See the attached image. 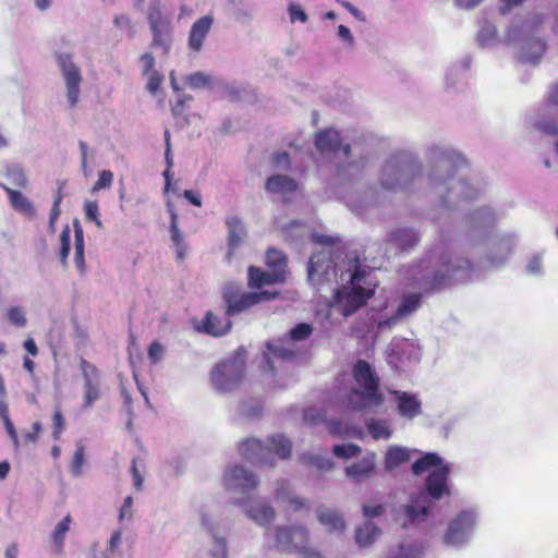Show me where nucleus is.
<instances>
[{"instance_id": "c756f323", "label": "nucleus", "mask_w": 558, "mask_h": 558, "mask_svg": "<svg viewBox=\"0 0 558 558\" xmlns=\"http://www.w3.org/2000/svg\"><path fill=\"white\" fill-rule=\"evenodd\" d=\"M380 534V530L372 522H365L356 529L355 541L360 546H368Z\"/></svg>"}, {"instance_id": "473e14b6", "label": "nucleus", "mask_w": 558, "mask_h": 558, "mask_svg": "<svg viewBox=\"0 0 558 558\" xmlns=\"http://www.w3.org/2000/svg\"><path fill=\"white\" fill-rule=\"evenodd\" d=\"M83 407L90 408L100 398L99 381L85 380L83 384Z\"/></svg>"}, {"instance_id": "9b49d317", "label": "nucleus", "mask_w": 558, "mask_h": 558, "mask_svg": "<svg viewBox=\"0 0 558 558\" xmlns=\"http://www.w3.org/2000/svg\"><path fill=\"white\" fill-rule=\"evenodd\" d=\"M475 517L472 511H461L449 523L448 530L444 535V543L447 545H457L465 541L466 535L474 526Z\"/></svg>"}, {"instance_id": "f3484780", "label": "nucleus", "mask_w": 558, "mask_h": 558, "mask_svg": "<svg viewBox=\"0 0 558 558\" xmlns=\"http://www.w3.org/2000/svg\"><path fill=\"white\" fill-rule=\"evenodd\" d=\"M390 393L396 397L397 409L402 417L413 420L422 413V403L417 396L400 390H392Z\"/></svg>"}, {"instance_id": "6e6d98bb", "label": "nucleus", "mask_w": 558, "mask_h": 558, "mask_svg": "<svg viewBox=\"0 0 558 558\" xmlns=\"http://www.w3.org/2000/svg\"><path fill=\"white\" fill-rule=\"evenodd\" d=\"M113 23H114V25L117 27L128 28L130 31V35L131 36L134 35V29H133V26H132V22H131V19L128 15L120 14V15L114 16Z\"/></svg>"}, {"instance_id": "13d9d810", "label": "nucleus", "mask_w": 558, "mask_h": 558, "mask_svg": "<svg viewBox=\"0 0 558 558\" xmlns=\"http://www.w3.org/2000/svg\"><path fill=\"white\" fill-rule=\"evenodd\" d=\"M84 460H85L84 448L80 447L76 449L74 457H73V471L75 473H80L81 468L84 463Z\"/></svg>"}, {"instance_id": "f704fd0d", "label": "nucleus", "mask_w": 558, "mask_h": 558, "mask_svg": "<svg viewBox=\"0 0 558 558\" xmlns=\"http://www.w3.org/2000/svg\"><path fill=\"white\" fill-rule=\"evenodd\" d=\"M8 179L11 184L16 187H26L27 186V178L25 175L24 170L20 166H13L7 169L5 172Z\"/></svg>"}, {"instance_id": "8fccbe9b", "label": "nucleus", "mask_w": 558, "mask_h": 558, "mask_svg": "<svg viewBox=\"0 0 558 558\" xmlns=\"http://www.w3.org/2000/svg\"><path fill=\"white\" fill-rule=\"evenodd\" d=\"M193 98L190 95H182L180 98L177 99L174 105L171 107V113L174 118H179L183 116L185 106L189 101H191Z\"/></svg>"}, {"instance_id": "f8f14e48", "label": "nucleus", "mask_w": 558, "mask_h": 558, "mask_svg": "<svg viewBox=\"0 0 558 558\" xmlns=\"http://www.w3.org/2000/svg\"><path fill=\"white\" fill-rule=\"evenodd\" d=\"M472 263L466 258H457L456 262L448 260L444 263V270L436 271L428 282V291H439L450 283V280L458 271L463 270L470 272Z\"/></svg>"}, {"instance_id": "2f4dec72", "label": "nucleus", "mask_w": 558, "mask_h": 558, "mask_svg": "<svg viewBox=\"0 0 558 558\" xmlns=\"http://www.w3.org/2000/svg\"><path fill=\"white\" fill-rule=\"evenodd\" d=\"M74 248H75V264L80 270L84 269V232L78 221L74 222Z\"/></svg>"}, {"instance_id": "6e6552de", "label": "nucleus", "mask_w": 558, "mask_h": 558, "mask_svg": "<svg viewBox=\"0 0 558 558\" xmlns=\"http://www.w3.org/2000/svg\"><path fill=\"white\" fill-rule=\"evenodd\" d=\"M353 378L356 384L363 389L352 390V395L357 396L364 400L365 405H379L384 401L383 395L379 392V379L372 369L368 362L359 360L353 367ZM360 409V407L357 408Z\"/></svg>"}, {"instance_id": "f257e3e1", "label": "nucleus", "mask_w": 558, "mask_h": 558, "mask_svg": "<svg viewBox=\"0 0 558 558\" xmlns=\"http://www.w3.org/2000/svg\"><path fill=\"white\" fill-rule=\"evenodd\" d=\"M430 468H435L426 477L425 492L412 495L410 504L403 506V513L410 524L420 521L428 515L433 507V500H439L450 496L448 486L449 466L444 464L442 459L435 452H427L412 464V472L421 475Z\"/></svg>"}, {"instance_id": "2eb2a0df", "label": "nucleus", "mask_w": 558, "mask_h": 558, "mask_svg": "<svg viewBox=\"0 0 558 558\" xmlns=\"http://www.w3.org/2000/svg\"><path fill=\"white\" fill-rule=\"evenodd\" d=\"M315 146L322 154L336 153L341 148L344 156H349L351 150L348 144L341 146L340 134L332 129L319 131L315 136Z\"/></svg>"}, {"instance_id": "ea45409f", "label": "nucleus", "mask_w": 558, "mask_h": 558, "mask_svg": "<svg viewBox=\"0 0 558 558\" xmlns=\"http://www.w3.org/2000/svg\"><path fill=\"white\" fill-rule=\"evenodd\" d=\"M7 317L10 323L16 327H24L27 323L25 312L22 307L12 306L7 311Z\"/></svg>"}, {"instance_id": "a878e982", "label": "nucleus", "mask_w": 558, "mask_h": 558, "mask_svg": "<svg viewBox=\"0 0 558 558\" xmlns=\"http://www.w3.org/2000/svg\"><path fill=\"white\" fill-rule=\"evenodd\" d=\"M317 517L330 532L343 531L345 526L342 517L335 510L322 507L318 509Z\"/></svg>"}, {"instance_id": "79ce46f5", "label": "nucleus", "mask_w": 558, "mask_h": 558, "mask_svg": "<svg viewBox=\"0 0 558 558\" xmlns=\"http://www.w3.org/2000/svg\"><path fill=\"white\" fill-rule=\"evenodd\" d=\"M313 331V327L306 323H300L290 331V338L292 340H305Z\"/></svg>"}, {"instance_id": "69168bd1", "label": "nucleus", "mask_w": 558, "mask_h": 558, "mask_svg": "<svg viewBox=\"0 0 558 558\" xmlns=\"http://www.w3.org/2000/svg\"><path fill=\"white\" fill-rule=\"evenodd\" d=\"M23 348L26 350V352L28 354H31L32 356H37L38 355V347L35 342V340L33 338H27L24 342H23Z\"/></svg>"}, {"instance_id": "f03ea898", "label": "nucleus", "mask_w": 558, "mask_h": 558, "mask_svg": "<svg viewBox=\"0 0 558 558\" xmlns=\"http://www.w3.org/2000/svg\"><path fill=\"white\" fill-rule=\"evenodd\" d=\"M312 241L328 246V248L320 250L311 256L307 267L310 281L315 286L336 281L338 277L337 258L339 255L336 254L332 246L338 240L332 236L314 233L312 234Z\"/></svg>"}, {"instance_id": "5fc2aeb1", "label": "nucleus", "mask_w": 558, "mask_h": 558, "mask_svg": "<svg viewBox=\"0 0 558 558\" xmlns=\"http://www.w3.org/2000/svg\"><path fill=\"white\" fill-rule=\"evenodd\" d=\"M289 13L291 22L300 21L305 23L307 21V14L304 12L303 9L295 4H291L289 7Z\"/></svg>"}, {"instance_id": "58836bf2", "label": "nucleus", "mask_w": 558, "mask_h": 558, "mask_svg": "<svg viewBox=\"0 0 558 558\" xmlns=\"http://www.w3.org/2000/svg\"><path fill=\"white\" fill-rule=\"evenodd\" d=\"M60 242H61V247H60V253H59L60 260L63 265H65L69 254H70V243H71V232H70V228L68 226L61 231Z\"/></svg>"}, {"instance_id": "423d86ee", "label": "nucleus", "mask_w": 558, "mask_h": 558, "mask_svg": "<svg viewBox=\"0 0 558 558\" xmlns=\"http://www.w3.org/2000/svg\"><path fill=\"white\" fill-rule=\"evenodd\" d=\"M365 277V271L356 269L351 276L352 288L337 289L335 293L336 302L340 307V313L344 316L353 315L359 308L364 306L374 295L375 288H363L360 283Z\"/></svg>"}, {"instance_id": "20e7f679", "label": "nucleus", "mask_w": 558, "mask_h": 558, "mask_svg": "<svg viewBox=\"0 0 558 558\" xmlns=\"http://www.w3.org/2000/svg\"><path fill=\"white\" fill-rule=\"evenodd\" d=\"M292 444L283 435H274L269 438V446H265L256 438H247L239 446V452L242 458L256 462H267L269 453H275L281 459H288L291 456Z\"/></svg>"}, {"instance_id": "a211bd4d", "label": "nucleus", "mask_w": 558, "mask_h": 558, "mask_svg": "<svg viewBox=\"0 0 558 558\" xmlns=\"http://www.w3.org/2000/svg\"><path fill=\"white\" fill-rule=\"evenodd\" d=\"M231 327L232 323L229 318L219 317L211 311H208L201 324L196 326V329L206 335L220 337L228 333Z\"/></svg>"}, {"instance_id": "cd10ccee", "label": "nucleus", "mask_w": 558, "mask_h": 558, "mask_svg": "<svg viewBox=\"0 0 558 558\" xmlns=\"http://www.w3.org/2000/svg\"><path fill=\"white\" fill-rule=\"evenodd\" d=\"M374 460L371 458H364L347 466L345 472L348 476L359 481L362 477L371 475L374 472Z\"/></svg>"}, {"instance_id": "c9c22d12", "label": "nucleus", "mask_w": 558, "mask_h": 558, "mask_svg": "<svg viewBox=\"0 0 558 558\" xmlns=\"http://www.w3.org/2000/svg\"><path fill=\"white\" fill-rule=\"evenodd\" d=\"M367 428L375 439H388L391 436V430L389 429L387 423L384 421H371L367 424Z\"/></svg>"}, {"instance_id": "393cba45", "label": "nucleus", "mask_w": 558, "mask_h": 558, "mask_svg": "<svg viewBox=\"0 0 558 558\" xmlns=\"http://www.w3.org/2000/svg\"><path fill=\"white\" fill-rule=\"evenodd\" d=\"M265 187L269 193L286 194L294 192L298 189V184L287 175L276 174L268 178Z\"/></svg>"}, {"instance_id": "a18cd8bd", "label": "nucleus", "mask_w": 558, "mask_h": 558, "mask_svg": "<svg viewBox=\"0 0 558 558\" xmlns=\"http://www.w3.org/2000/svg\"><path fill=\"white\" fill-rule=\"evenodd\" d=\"M81 371H82V374H83V378H84V381L85 380H95V381H98L99 379V372L97 369V367L87 362L86 360H83L81 361Z\"/></svg>"}, {"instance_id": "c03bdc74", "label": "nucleus", "mask_w": 558, "mask_h": 558, "mask_svg": "<svg viewBox=\"0 0 558 558\" xmlns=\"http://www.w3.org/2000/svg\"><path fill=\"white\" fill-rule=\"evenodd\" d=\"M84 213L87 220L94 221L96 226L101 227V221L99 219V208L96 201L86 202L84 204Z\"/></svg>"}, {"instance_id": "49530a36", "label": "nucleus", "mask_w": 558, "mask_h": 558, "mask_svg": "<svg viewBox=\"0 0 558 558\" xmlns=\"http://www.w3.org/2000/svg\"><path fill=\"white\" fill-rule=\"evenodd\" d=\"M186 82L192 88H203L209 84L210 80L204 73L196 72L189 75Z\"/></svg>"}, {"instance_id": "680f3d73", "label": "nucleus", "mask_w": 558, "mask_h": 558, "mask_svg": "<svg viewBox=\"0 0 558 558\" xmlns=\"http://www.w3.org/2000/svg\"><path fill=\"white\" fill-rule=\"evenodd\" d=\"M501 7L499 11L501 14L509 13L514 7L522 4L525 0H500Z\"/></svg>"}, {"instance_id": "b1692460", "label": "nucleus", "mask_w": 558, "mask_h": 558, "mask_svg": "<svg viewBox=\"0 0 558 558\" xmlns=\"http://www.w3.org/2000/svg\"><path fill=\"white\" fill-rule=\"evenodd\" d=\"M418 240L417 233L408 228L398 229L390 234V241L402 252L413 248L418 243Z\"/></svg>"}, {"instance_id": "338daca9", "label": "nucleus", "mask_w": 558, "mask_h": 558, "mask_svg": "<svg viewBox=\"0 0 558 558\" xmlns=\"http://www.w3.org/2000/svg\"><path fill=\"white\" fill-rule=\"evenodd\" d=\"M183 196L185 199H187L191 204L197 206V207H201L202 206V201H201V196L198 194H196L194 191L192 190H185L183 192Z\"/></svg>"}, {"instance_id": "39448f33", "label": "nucleus", "mask_w": 558, "mask_h": 558, "mask_svg": "<svg viewBox=\"0 0 558 558\" xmlns=\"http://www.w3.org/2000/svg\"><path fill=\"white\" fill-rule=\"evenodd\" d=\"M278 294L268 291L244 292L235 283L225 284L221 291L228 317L239 315L262 302L274 300Z\"/></svg>"}, {"instance_id": "c85d7f7f", "label": "nucleus", "mask_w": 558, "mask_h": 558, "mask_svg": "<svg viewBox=\"0 0 558 558\" xmlns=\"http://www.w3.org/2000/svg\"><path fill=\"white\" fill-rule=\"evenodd\" d=\"M266 265L271 271H280L286 280L288 260L283 252L269 248L266 252Z\"/></svg>"}, {"instance_id": "4c0bfd02", "label": "nucleus", "mask_w": 558, "mask_h": 558, "mask_svg": "<svg viewBox=\"0 0 558 558\" xmlns=\"http://www.w3.org/2000/svg\"><path fill=\"white\" fill-rule=\"evenodd\" d=\"M361 451V448L355 444H343V445H335L332 448V452L338 458H352L356 456Z\"/></svg>"}, {"instance_id": "dca6fc26", "label": "nucleus", "mask_w": 558, "mask_h": 558, "mask_svg": "<svg viewBox=\"0 0 558 558\" xmlns=\"http://www.w3.org/2000/svg\"><path fill=\"white\" fill-rule=\"evenodd\" d=\"M213 24L214 17L209 14L199 17L193 23L187 38V46L192 51L198 52L202 50L205 38L210 32Z\"/></svg>"}, {"instance_id": "4be33fe9", "label": "nucleus", "mask_w": 558, "mask_h": 558, "mask_svg": "<svg viewBox=\"0 0 558 558\" xmlns=\"http://www.w3.org/2000/svg\"><path fill=\"white\" fill-rule=\"evenodd\" d=\"M8 195L11 207L22 214L32 216L35 213V208L32 202L23 195L21 192L13 190L4 184H0Z\"/></svg>"}, {"instance_id": "e2e57ef3", "label": "nucleus", "mask_w": 558, "mask_h": 558, "mask_svg": "<svg viewBox=\"0 0 558 558\" xmlns=\"http://www.w3.org/2000/svg\"><path fill=\"white\" fill-rule=\"evenodd\" d=\"M40 432L41 424L39 422H35L32 425V430L25 435V438L32 442H36L38 440Z\"/></svg>"}, {"instance_id": "3c124183", "label": "nucleus", "mask_w": 558, "mask_h": 558, "mask_svg": "<svg viewBox=\"0 0 558 558\" xmlns=\"http://www.w3.org/2000/svg\"><path fill=\"white\" fill-rule=\"evenodd\" d=\"M163 351L165 350L161 343H159L158 341H153L148 348L149 360L153 363H157L161 359Z\"/></svg>"}, {"instance_id": "412c9836", "label": "nucleus", "mask_w": 558, "mask_h": 558, "mask_svg": "<svg viewBox=\"0 0 558 558\" xmlns=\"http://www.w3.org/2000/svg\"><path fill=\"white\" fill-rule=\"evenodd\" d=\"M228 227V252L227 259L231 260L234 251L240 246L243 236L245 235V228L239 217L230 216L226 219Z\"/></svg>"}, {"instance_id": "e433bc0d", "label": "nucleus", "mask_w": 558, "mask_h": 558, "mask_svg": "<svg viewBox=\"0 0 558 558\" xmlns=\"http://www.w3.org/2000/svg\"><path fill=\"white\" fill-rule=\"evenodd\" d=\"M0 417L4 424L5 430L10 438L12 439L15 447H19V436L16 429L9 416V408L8 405H2L0 409Z\"/></svg>"}, {"instance_id": "774afa93", "label": "nucleus", "mask_w": 558, "mask_h": 558, "mask_svg": "<svg viewBox=\"0 0 558 558\" xmlns=\"http://www.w3.org/2000/svg\"><path fill=\"white\" fill-rule=\"evenodd\" d=\"M122 531L116 530L109 539V548L111 551L116 550L121 543Z\"/></svg>"}, {"instance_id": "0eeeda50", "label": "nucleus", "mask_w": 558, "mask_h": 558, "mask_svg": "<svg viewBox=\"0 0 558 558\" xmlns=\"http://www.w3.org/2000/svg\"><path fill=\"white\" fill-rule=\"evenodd\" d=\"M147 21L153 35L150 46L159 48L163 54H168L172 44V26L170 19L162 12L161 0H150Z\"/></svg>"}, {"instance_id": "4d7b16f0", "label": "nucleus", "mask_w": 558, "mask_h": 558, "mask_svg": "<svg viewBox=\"0 0 558 558\" xmlns=\"http://www.w3.org/2000/svg\"><path fill=\"white\" fill-rule=\"evenodd\" d=\"M132 507H133V498H132V496H128L124 499L122 507L120 509V512H119L120 521L124 520L125 518L132 517Z\"/></svg>"}, {"instance_id": "bf43d9fd", "label": "nucleus", "mask_w": 558, "mask_h": 558, "mask_svg": "<svg viewBox=\"0 0 558 558\" xmlns=\"http://www.w3.org/2000/svg\"><path fill=\"white\" fill-rule=\"evenodd\" d=\"M532 46L536 49L537 53L535 57H527L526 59L531 62H536L546 51V43L543 39H536L532 43Z\"/></svg>"}, {"instance_id": "7c9ffc66", "label": "nucleus", "mask_w": 558, "mask_h": 558, "mask_svg": "<svg viewBox=\"0 0 558 558\" xmlns=\"http://www.w3.org/2000/svg\"><path fill=\"white\" fill-rule=\"evenodd\" d=\"M247 514L258 524L266 525L274 520L276 512L271 506L267 504H259L256 507L251 508Z\"/></svg>"}, {"instance_id": "7ed1b4c3", "label": "nucleus", "mask_w": 558, "mask_h": 558, "mask_svg": "<svg viewBox=\"0 0 558 558\" xmlns=\"http://www.w3.org/2000/svg\"><path fill=\"white\" fill-rule=\"evenodd\" d=\"M246 371L245 350L238 349L231 357L218 363L210 372L209 378L219 392H231L244 380Z\"/></svg>"}, {"instance_id": "ddd939ff", "label": "nucleus", "mask_w": 558, "mask_h": 558, "mask_svg": "<svg viewBox=\"0 0 558 558\" xmlns=\"http://www.w3.org/2000/svg\"><path fill=\"white\" fill-rule=\"evenodd\" d=\"M421 304H422L421 293L403 294L396 312L387 319L380 320L378 323V328L379 329L391 328L400 319L408 317L409 315L415 313L420 308Z\"/></svg>"}, {"instance_id": "72a5a7b5", "label": "nucleus", "mask_w": 558, "mask_h": 558, "mask_svg": "<svg viewBox=\"0 0 558 558\" xmlns=\"http://www.w3.org/2000/svg\"><path fill=\"white\" fill-rule=\"evenodd\" d=\"M300 460L303 463L315 466L320 471L330 470L333 466V463L331 460L319 457V456H314L311 453H303L300 457Z\"/></svg>"}, {"instance_id": "4468645a", "label": "nucleus", "mask_w": 558, "mask_h": 558, "mask_svg": "<svg viewBox=\"0 0 558 558\" xmlns=\"http://www.w3.org/2000/svg\"><path fill=\"white\" fill-rule=\"evenodd\" d=\"M225 481L228 487L242 492L255 489L258 484L256 475L240 465L230 466L226 472Z\"/></svg>"}, {"instance_id": "bb28decb", "label": "nucleus", "mask_w": 558, "mask_h": 558, "mask_svg": "<svg viewBox=\"0 0 558 558\" xmlns=\"http://www.w3.org/2000/svg\"><path fill=\"white\" fill-rule=\"evenodd\" d=\"M411 458L410 451L399 446L390 447L385 456V468L393 470L401 464L408 462Z\"/></svg>"}, {"instance_id": "052dcab7", "label": "nucleus", "mask_w": 558, "mask_h": 558, "mask_svg": "<svg viewBox=\"0 0 558 558\" xmlns=\"http://www.w3.org/2000/svg\"><path fill=\"white\" fill-rule=\"evenodd\" d=\"M363 513L367 518L378 517L384 513V507L381 505L375 506H363Z\"/></svg>"}, {"instance_id": "864d4df0", "label": "nucleus", "mask_w": 558, "mask_h": 558, "mask_svg": "<svg viewBox=\"0 0 558 558\" xmlns=\"http://www.w3.org/2000/svg\"><path fill=\"white\" fill-rule=\"evenodd\" d=\"M141 62L143 63V74L147 75L150 72H154L155 66V58L151 53L145 52L140 58Z\"/></svg>"}, {"instance_id": "6ab92c4d", "label": "nucleus", "mask_w": 558, "mask_h": 558, "mask_svg": "<svg viewBox=\"0 0 558 558\" xmlns=\"http://www.w3.org/2000/svg\"><path fill=\"white\" fill-rule=\"evenodd\" d=\"M283 281L284 279L280 271H271V269L265 271L256 266H250L247 269V284L250 288H262Z\"/></svg>"}, {"instance_id": "a19ab883", "label": "nucleus", "mask_w": 558, "mask_h": 558, "mask_svg": "<svg viewBox=\"0 0 558 558\" xmlns=\"http://www.w3.org/2000/svg\"><path fill=\"white\" fill-rule=\"evenodd\" d=\"M52 424H53L52 437L54 440H59L61 437V434L63 433L64 427H65V421H64V417H63L60 407H57L53 412Z\"/></svg>"}, {"instance_id": "1a4fd4ad", "label": "nucleus", "mask_w": 558, "mask_h": 558, "mask_svg": "<svg viewBox=\"0 0 558 558\" xmlns=\"http://www.w3.org/2000/svg\"><path fill=\"white\" fill-rule=\"evenodd\" d=\"M58 64L60 66L62 76L65 81L66 96L70 107L73 108L78 102L80 84L82 82L81 70L71 60V57L69 54H58Z\"/></svg>"}, {"instance_id": "603ef678", "label": "nucleus", "mask_w": 558, "mask_h": 558, "mask_svg": "<svg viewBox=\"0 0 558 558\" xmlns=\"http://www.w3.org/2000/svg\"><path fill=\"white\" fill-rule=\"evenodd\" d=\"M137 461L138 459L137 458H134L133 461H132V465H131V473H132V476H133V484H134V487L136 490H142L143 488V484H144V478L137 468Z\"/></svg>"}, {"instance_id": "9d476101", "label": "nucleus", "mask_w": 558, "mask_h": 558, "mask_svg": "<svg viewBox=\"0 0 558 558\" xmlns=\"http://www.w3.org/2000/svg\"><path fill=\"white\" fill-rule=\"evenodd\" d=\"M307 538V531L302 526H282L276 531L277 548L284 551L304 550Z\"/></svg>"}, {"instance_id": "37998d69", "label": "nucleus", "mask_w": 558, "mask_h": 558, "mask_svg": "<svg viewBox=\"0 0 558 558\" xmlns=\"http://www.w3.org/2000/svg\"><path fill=\"white\" fill-rule=\"evenodd\" d=\"M424 551L422 546H409L404 547L401 545L397 554L390 556V558H418Z\"/></svg>"}, {"instance_id": "0e129e2a", "label": "nucleus", "mask_w": 558, "mask_h": 558, "mask_svg": "<svg viewBox=\"0 0 558 558\" xmlns=\"http://www.w3.org/2000/svg\"><path fill=\"white\" fill-rule=\"evenodd\" d=\"M61 214L60 205L52 204L51 210H50V217H49V228L53 232L54 231V225L58 220L59 216Z\"/></svg>"}, {"instance_id": "de8ad7c7", "label": "nucleus", "mask_w": 558, "mask_h": 558, "mask_svg": "<svg viewBox=\"0 0 558 558\" xmlns=\"http://www.w3.org/2000/svg\"><path fill=\"white\" fill-rule=\"evenodd\" d=\"M113 181V173L110 170H102L98 174V179L93 186V191L109 187Z\"/></svg>"}, {"instance_id": "5701e85b", "label": "nucleus", "mask_w": 558, "mask_h": 558, "mask_svg": "<svg viewBox=\"0 0 558 558\" xmlns=\"http://www.w3.org/2000/svg\"><path fill=\"white\" fill-rule=\"evenodd\" d=\"M71 523L72 517L66 514L60 522H58L51 532L50 539L53 554L61 555L63 553L65 535L70 531Z\"/></svg>"}, {"instance_id": "09e8293b", "label": "nucleus", "mask_w": 558, "mask_h": 558, "mask_svg": "<svg viewBox=\"0 0 558 558\" xmlns=\"http://www.w3.org/2000/svg\"><path fill=\"white\" fill-rule=\"evenodd\" d=\"M147 76L148 82L146 88L150 94H156L160 89V86L163 82V76L158 71L150 72L147 74Z\"/></svg>"}, {"instance_id": "aec40b11", "label": "nucleus", "mask_w": 558, "mask_h": 558, "mask_svg": "<svg viewBox=\"0 0 558 558\" xmlns=\"http://www.w3.org/2000/svg\"><path fill=\"white\" fill-rule=\"evenodd\" d=\"M403 174L404 168L397 163L395 157L390 158L381 169L380 184L388 191H397Z\"/></svg>"}]
</instances>
